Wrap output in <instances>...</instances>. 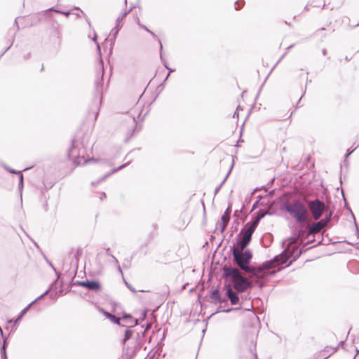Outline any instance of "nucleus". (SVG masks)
<instances>
[{
	"mask_svg": "<svg viewBox=\"0 0 359 359\" xmlns=\"http://www.w3.org/2000/svg\"><path fill=\"white\" fill-rule=\"evenodd\" d=\"M232 255L234 263L242 271L251 273V278L265 280L280 271V269H273V261L271 260L264 262L257 267L250 266L249 264L252 258V255L249 250L243 251L232 249Z\"/></svg>",
	"mask_w": 359,
	"mask_h": 359,
	"instance_id": "1",
	"label": "nucleus"
},
{
	"mask_svg": "<svg viewBox=\"0 0 359 359\" xmlns=\"http://www.w3.org/2000/svg\"><path fill=\"white\" fill-rule=\"evenodd\" d=\"M283 208L301 226L309 225L308 209L302 201L297 199L292 201H286L283 203Z\"/></svg>",
	"mask_w": 359,
	"mask_h": 359,
	"instance_id": "2",
	"label": "nucleus"
},
{
	"mask_svg": "<svg viewBox=\"0 0 359 359\" xmlns=\"http://www.w3.org/2000/svg\"><path fill=\"white\" fill-rule=\"evenodd\" d=\"M298 248L297 239L290 238L283 252L271 259L273 261V269H280L279 266L285 264L290 257H292V259L290 262L289 265L294 262L302 254V250H298Z\"/></svg>",
	"mask_w": 359,
	"mask_h": 359,
	"instance_id": "3",
	"label": "nucleus"
},
{
	"mask_svg": "<svg viewBox=\"0 0 359 359\" xmlns=\"http://www.w3.org/2000/svg\"><path fill=\"white\" fill-rule=\"evenodd\" d=\"M87 142H85L83 140L81 142L77 140H72V147L68 151V156L69 158L72 159L73 163L76 165H84L88 163L97 162V159L94 158H86L87 154Z\"/></svg>",
	"mask_w": 359,
	"mask_h": 359,
	"instance_id": "4",
	"label": "nucleus"
},
{
	"mask_svg": "<svg viewBox=\"0 0 359 359\" xmlns=\"http://www.w3.org/2000/svg\"><path fill=\"white\" fill-rule=\"evenodd\" d=\"M223 276L226 278H231V281L229 284L231 285V288L235 289L237 292H243L251 287L250 282L247 278L243 276L236 268L224 266Z\"/></svg>",
	"mask_w": 359,
	"mask_h": 359,
	"instance_id": "5",
	"label": "nucleus"
},
{
	"mask_svg": "<svg viewBox=\"0 0 359 359\" xmlns=\"http://www.w3.org/2000/svg\"><path fill=\"white\" fill-rule=\"evenodd\" d=\"M307 206L315 220L319 219L323 213L326 210L325 203L318 198L307 201Z\"/></svg>",
	"mask_w": 359,
	"mask_h": 359,
	"instance_id": "6",
	"label": "nucleus"
},
{
	"mask_svg": "<svg viewBox=\"0 0 359 359\" xmlns=\"http://www.w3.org/2000/svg\"><path fill=\"white\" fill-rule=\"evenodd\" d=\"M251 239L244 235H241V237L237 239L236 243L233 245L232 249H237L238 250H244L245 248L249 245Z\"/></svg>",
	"mask_w": 359,
	"mask_h": 359,
	"instance_id": "7",
	"label": "nucleus"
},
{
	"mask_svg": "<svg viewBox=\"0 0 359 359\" xmlns=\"http://www.w3.org/2000/svg\"><path fill=\"white\" fill-rule=\"evenodd\" d=\"M231 212V207H228L226 210H225L224 215L222 216L221 222L217 223V226H219L221 229V231L224 232L226 229L228 223L230 219V215Z\"/></svg>",
	"mask_w": 359,
	"mask_h": 359,
	"instance_id": "8",
	"label": "nucleus"
},
{
	"mask_svg": "<svg viewBox=\"0 0 359 359\" xmlns=\"http://www.w3.org/2000/svg\"><path fill=\"white\" fill-rule=\"evenodd\" d=\"M226 294L229 299L232 305H236L239 303V297L236 292L233 290L231 285L228 284L226 286Z\"/></svg>",
	"mask_w": 359,
	"mask_h": 359,
	"instance_id": "9",
	"label": "nucleus"
},
{
	"mask_svg": "<svg viewBox=\"0 0 359 359\" xmlns=\"http://www.w3.org/2000/svg\"><path fill=\"white\" fill-rule=\"evenodd\" d=\"M257 226V224H256L255 222L252 221L247 223L241 231V235H244L252 239V233L255 231Z\"/></svg>",
	"mask_w": 359,
	"mask_h": 359,
	"instance_id": "10",
	"label": "nucleus"
},
{
	"mask_svg": "<svg viewBox=\"0 0 359 359\" xmlns=\"http://www.w3.org/2000/svg\"><path fill=\"white\" fill-rule=\"evenodd\" d=\"M125 324L122 325L123 326L132 327L137 324V320L133 318L130 315L124 314L123 317L121 318Z\"/></svg>",
	"mask_w": 359,
	"mask_h": 359,
	"instance_id": "11",
	"label": "nucleus"
},
{
	"mask_svg": "<svg viewBox=\"0 0 359 359\" xmlns=\"http://www.w3.org/2000/svg\"><path fill=\"white\" fill-rule=\"evenodd\" d=\"M326 225L324 224V222L319 220L316 223L313 224L309 226V234L317 233L320 231L322 229H323Z\"/></svg>",
	"mask_w": 359,
	"mask_h": 359,
	"instance_id": "12",
	"label": "nucleus"
},
{
	"mask_svg": "<svg viewBox=\"0 0 359 359\" xmlns=\"http://www.w3.org/2000/svg\"><path fill=\"white\" fill-rule=\"evenodd\" d=\"M53 284L51 285L50 288L48 290H46L44 293H43L41 295H40L39 297H37L35 300H34L33 302H32L29 304H28L25 309H23L20 313V315L18 317H20V318H22L23 317L24 315H25V313L28 311V310L30 309V307L34 304H35L37 301H39V299H42L44 296H46V294H48L50 290L52 289L53 287Z\"/></svg>",
	"mask_w": 359,
	"mask_h": 359,
	"instance_id": "13",
	"label": "nucleus"
},
{
	"mask_svg": "<svg viewBox=\"0 0 359 359\" xmlns=\"http://www.w3.org/2000/svg\"><path fill=\"white\" fill-rule=\"evenodd\" d=\"M212 302L215 304H222L223 302H226V299H223L219 293V292L215 289L213 290L210 296Z\"/></svg>",
	"mask_w": 359,
	"mask_h": 359,
	"instance_id": "14",
	"label": "nucleus"
},
{
	"mask_svg": "<svg viewBox=\"0 0 359 359\" xmlns=\"http://www.w3.org/2000/svg\"><path fill=\"white\" fill-rule=\"evenodd\" d=\"M338 349V347L326 346L325 349L320 352L321 359H326L331 355L334 353Z\"/></svg>",
	"mask_w": 359,
	"mask_h": 359,
	"instance_id": "15",
	"label": "nucleus"
},
{
	"mask_svg": "<svg viewBox=\"0 0 359 359\" xmlns=\"http://www.w3.org/2000/svg\"><path fill=\"white\" fill-rule=\"evenodd\" d=\"M86 288L90 291L97 292L101 290L102 286L98 280H88Z\"/></svg>",
	"mask_w": 359,
	"mask_h": 359,
	"instance_id": "16",
	"label": "nucleus"
},
{
	"mask_svg": "<svg viewBox=\"0 0 359 359\" xmlns=\"http://www.w3.org/2000/svg\"><path fill=\"white\" fill-rule=\"evenodd\" d=\"M103 314L107 318H108L112 323H114L116 325H121V323H120L121 318H117L114 315H113L107 311H103Z\"/></svg>",
	"mask_w": 359,
	"mask_h": 359,
	"instance_id": "17",
	"label": "nucleus"
},
{
	"mask_svg": "<svg viewBox=\"0 0 359 359\" xmlns=\"http://www.w3.org/2000/svg\"><path fill=\"white\" fill-rule=\"evenodd\" d=\"M132 11V8H130L128 11H125L122 12L119 16L116 18V25H119V27H123L122 21L127 16V15Z\"/></svg>",
	"mask_w": 359,
	"mask_h": 359,
	"instance_id": "18",
	"label": "nucleus"
},
{
	"mask_svg": "<svg viewBox=\"0 0 359 359\" xmlns=\"http://www.w3.org/2000/svg\"><path fill=\"white\" fill-rule=\"evenodd\" d=\"M158 41L159 45H160V51H161L160 57H161V61L163 62L165 67L167 69H168V71H169V72H168V75H167V76H166V78H165V80H167V79L168 78V76H169L171 72H173V69H170V68H169V67H168V65H167V62H166V60H164V59L163 58V55H162V53H161L162 50H163V46H162L161 41L159 39H158Z\"/></svg>",
	"mask_w": 359,
	"mask_h": 359,
	"instance_id": "19",
	"label": "nucleus"
},
{
	"mask_svg": "<svg viewBox=\"0 0 359 359\" xmlns=\"http://www.w3.org/2000/svg\"><path fill=\"white\" fill-rule=\"evenodd\" d=\"M266 212L265 211L260 210L257 212L256 217H255L252 221L258 225L260 220L266 215Z\"/></svg>",
	"mask_w": 359,
	"mask_h": 359,
	"instance_id": "20",
	"label": "nucleus"
},
{
	"mask_svg": "<svg viewBox=\"0 0 359 359\" xmlns=\"http://www.w3.org/2000/svg\"><path fill=\"white\" fill-rule=\"evenodd\" d=\"M121 29V27H119V25H115V27L111 29L110 35L111 36V38L110 39V41L114 42L116 38V36L119 32V30Z\"/></svg>",
	"mask_w": 359,
	"mask_h": 359,
	"instance_id": "21",
	"label": "nucleus"
},
{
	"mask_svg": "<svg viewBox=\"0 0 359 359\" xmlns=\"http://www.w3.org/2000/svg\"><path fill=\"white\" fill-rule=\"evenodd\" d=\"M102 81L103 80H102V76L100 79H97L95 82V88H96V90L98 93L100 100L101 99L100 94L102 92Z\"/></svg>",
	"mask_w": 359,
	"mask_h": 359,
	"instance_id": "22",
	"label": "nucleus"
},
{
	"mask_svg": "<svg viewBox=\"0 0 359 359\" xmlns=\"http://www.w3.org/2000/svg\"><path fill=\"white\" fill-rule=\"evenodd\" d=\"M130 113H132L133 116V123L136 124L137 123V120H136V118L135 117L134 114H137V118H140V114H141V113H140V107L137 106L135 109H133L132 110V111Z\"/></svg>",
	"mask_w": 359,
	"mask_h": 359,
	"instance_id": "23",
	"label": "nucleus"
},
{
	"mask_svg": "<svg viewBox=\"0 0 359 359\" xmlns=\"http://www.w3.org/2000/svg\"><path fill=\"white\" fill-rule=\"evenodd\" d=\"M232 168H233V165H231V168L229 169L228 173L226 174V175L225 176L224 179L223 180V181L221 182V184L217 187L215 188V195H216L218 191L220 190L221 187L223 186V184H224V182H226V179L228 178L231 170H232Z\"/></svg>",
	"mask_w": 359,
	"mask_h": 359,
	"instance_id": "24",
	"label": "nucleus"
},
{
	"mask_svg": "<svg viewBox=\"0 0 359 359\" xmlns=\"http://www.w3.org/2000/svg\"><path fill=\"white\" fill-rule=\"evenodd\" d=\"M333 212L332 210H330L328 212H327L325 218L320 219L321 221L324 222V224L327 226V224L330 222L332 219Z\"/></svg>",
	"mask_w": 359,
	"mask_h": 359,
	"instance_id": "25",
	"label": "nucleus"
},
{
	"mask_svg": "<svg viewBox=\"0 0 359 359\" xmlns=\"http://www.w3.org/2000/svg\"><path fill=\"white\" fill-rule=\"evenodd\" d=\"M139 27L143 29H144L145 31H147V32H149L154 39H158L157 36L151 30H149L146 26L142 25L140 21H138L137 22Z\"/></svg>",
	"mask_w": 359,
	"mask_h": 359,
	"instance_id": "26",
	"label": "nucleus"
},
{
	"mask_svg": "<svg viewBox=\"0 0 359 359\" xmlns=\"http://www.w3.org/2000/svg\"><path fill=\"white\" fill-rule=\"evenodd\" d=\"M6 339H4V340L3 346H2V347L1 348V359H7V356H6Z\"/></svg>",
	"mask_w": 359,
	"mask_h": 359,
	"instance_id": "27",
	"label": "nucleus"
},
{
	"mask_svg": "<svg viewBox=\"0 0 359 359\" xmlns=\"http://www.w3.org/2000/svg\"><path fill=\"white\" fill-rule=\"evenodd\" d=\"M106 254H107V255H109V256H111V257L113 258V259L114 260V262H115L116 264V265H117V266H118V271H119L121 273H122L121 269V267H120V266H119V264H118V259H116L114 255H111V253H110V249H109V248H107V249L106 250Z\"/></svg>",
	"mask_w": 359,
	"mask_h": 359,
	"instance_id": "28",
	"label": "nucleus"
},
{
	"mask_svg": "<svg viewBox=\"0 0 359 359\" xmlns=\"http://www.w3.org/2000/svg\"><path fill=\"white\" fill-rule=\"evenodd\" d=\"M133 330H131L130 328L127 329L125 332V334H124V342L126 341L127 340L130 339L132 336H133Z\"/></svg>",
	"mask_w": 359,
	"mask_h": 359,
	"instance_id": "29",
	"label": "nucleus"
},
{
	"mask_svg": "<svg viewBox=\"0 0 359 359\" xmlns=\"http://www.w3.org/2000/svg\"><path fill=\"white\" fill-rule=\"evenodd\" d=\"M21 320L20 317H18L16 319L13 320V319H11L9 320H8L7 323L8 324H11V323H13V325L14 327H16L17 325L18 324V323L20 322V320ZM16 329V327H14L12 329L11 331H15Z\"/></svg>",
	"mask_w": 359,
	"mask_h": 359,
	"instance_id": "30",
	"label": "nucleus"
},
{
	"mask_svg": "<svg viewBox=\"0 0 359 359\" xmlns=\"http://www.w3.org/2000/svg\"><path fill=\"white\" fill-rule=\"evenodd\" d=\"M18 175L19 177V187H18V189L20 190V191H22V188H23V175L22 174L21 172H18Z\"/></svg>",
	"mask_w": 359,
	"mask_h": 359,
	"instance_id": "31",
	"label": "nucleus"
},
{
	"mask_svg": "<svg viewBox=\"0 0 359 359\" xmlns=\"http://www.w3.org/2000/svg\"><path fill=\"white\" fill-rule=\"evenodd\" d=\"M244 4V1L243 0H238L235 3V9L239 10Z\"/></svg>",
	"mask_w": 359,
	"mask_h": 359,
	"instance_id": "32",
	"label": "nucleus"
},
{
	"mask_svg": "<svg viewBox=\"0 0 359 359\" xmlns=\"http://www.w3.org/2000/svg\"><path fill=\"white\" fill-rule=\"evenodd\" d=\"M88 280H86V281H76V283H74V285H80V286H82V287H84L86 288L87 285H88Z\"/></svg>",
	"mask_w": 359,
	"mask_h": 359,
	"instance_id": "33",
	"label": "nucleus"
},
{
	"mask_svg": "<svg viewBox=\"0 0 359 359\" xmlns=\"http://www.w3.org/2000/svg\"><path fill=\"white\" fill-rule=\"evenodd\" d=\"M50 10L56 12V13H61V14H63L66 16H69V15L70 14V11H59V10H55V9H53L51 8Z\"/></svg>",
	"mask_w": 359,
	"mask_h": 359,
	"instance_id": "34",
	"label": "nucleus"
},
{
	"mask_svg": "<svg viewBox=\"0 0 359 359\" xmlns=\"http://www.w3.org/2000/svg\"><path fill=\"white\" fill-rule=\"evenodd\" d=\"M5 168L8 171L10 172L11 173H13V174H16L18 175V171H15L14 169L13 168H8V167H5Z\"/></svg>",
	"mask_w": 359,
	"mask_h": 359,
	"instance_id": "35",
	"label": "nucleus"
},
{
	"mask_svg": "<svg viewBox=\"0 0 359 359\" xmlns=\"http://www.w3.org/2000/svg\"><path fill=\"white\" fill-rule=\"evenodd\" d=\"M126 283V285H127V287H128V289L133 292V293H135L136 291L135 290V288L130 284H128L127 282H125Z\"/></svg>",
	"mask_w": 359,
	"mask_h": 359,
	"instance_id": "36",
	"label": "nucleus"
},
{
	"mask_svg": "<svg viewBox=\"0 0 359 359\" xmlns=\"http://www.w3.org/2000/svg\"><path fill=\"white\" fill-rule=\"evenodd\" d=\"M109 175H110V174L104 175V177H103L100 180H99V181H98V182H92V185H93V186H95V185H97V184L98 183H100L101 181L104 180L106 177H107Z\"/></svg>",
	"mask_w": 359,
	"mask_h": 359,
	"instance_id": "37",
	"label": "nucleus"
},
{
	"mask_svg": "<svg viewBox=\"0 0 359 359\" xmlns=\"http://www.w3.org/2000/svg\"><path fill=\"white\" fill-rule=\"evenodd\" d=\"M355 149V148L353 149L351 151L348 150V154L346 155V158H348Z\"/></svg>",
	"mask_w": 359,
	"mask_h": 359,
	"instance_id": "38",
	"label": "nucleus"
},
{
	"mask_svg": "<svg viewBox=\"0 0 359 359\" xmlns=\"http://www.w3.org/2000/svg\"><path fill=\"white\" fill-rule=\"evenodd\" d=\"M18 18H15V21H14V24H15V26H16V27H17V30H18V29H19V27H18V21H17Z\"/></svg>",
	"mask_w": 359,
	"mask_h": 359,
	"instance_id": "39",
	"label": "nucleus"
},
{
	"mask_svg": "<svg viewBox=\"0 0 359 359\" xmlns=\"http://www.w3.org/2000/svg\"><path fill=\"white\" fill-rule=\"evenodd\" d=\"M125 165H122L119 166L117 169L114 170L113 172L121 170L123 168L125 167Z\"/></svg>",
	"mask_w": 359,
	"mask_h": 359,
	"instance_id": "40",
	"label": "nucleus"
},
{
	"mask_svg": "<svg viewBox=\"0 0 359 359\" xmlns=\"http://www.w3.org/2000/svg\"><path fill=\"white\" fill-rule=\"evenodd\" d=\"M344 344V341H341L339 343V344L338 345V346H337V347H338V348H339V347H340V346H341V347H343Z\"/></svg>",
	"mask_w": 359,
	"mask_h": 359,
	"instance_id": "41",
	"label": "nucleus"
},
{
	"mask_svg": "<svg viewBox=\"0 0 359 359\" xmlns=\"http://www.w3.org/2000/svg\"><path fill=\"white\" fill-rule=\"evenodd\" d=\"M322 53H323V55H326V54H327V50L324 48V49L322 50Z\"/></svg>",
	"mask_w": 359,
	"mask_h": 359,
	"instance_id": "42",
	"label": "nucleus"
},
{
	"mask_svg": "<svg viewBox=\"0 0 359 359\" xmlns=\"http://www.w3.org/2000/svg\"><path fill=\"white\" fill-rule=\"evenodd\" d=\"M233 309H226V310H223L222 311H224V312H227V313H228V312H229V311H232V310H233Z\"/></svg>",
	"mask_w": 359,
	"mask_h": 359,
	"instance_id": "43",
	"label": "nucleus"
},
{
	"mask_svg": "<svg viewBox=\"0 0 359 359\" xmlns=\"http://www.w3.org/2000/svg\"><path fill=\"white\" fill-rule=\"evenodd\" d=\"M355 352H356V354L354 356L353 359H355L356 355L359 353V350L357 348H355Z\"/></svg>",
	"mask_w": 359,
	"mask_h": 359,
	"instance_id": "44",
	"label": "nucleus"
},
{
	"mask_svg": "<svg viewBox=\"0 0 359 359\" xmlns=\"http://www.w3.org/2000/svg\"><path fill=\"white\" fill-rule=\"evenodd\" d=\"M359 26V23H357L356 25H350V27L351 28H353V27H358Z\"/></svg>",
	"mask_w": 359,
	"mask_h": 359,
	"instance_id": "45",
	"label": "nucleus"
},
{
	"mask_svg": "<svg viewBox=\"0 0 359 359\" xmlns=\"http://www.w3.org/2000/svg\"><path fill=\"white\" fill-rule=\"evenodd\" d=\"M93 41L96 42V40H97V34H95V36L93 38Z\"/></svg>",
	"mask_w": 359,
	"mask_h": 359,
	"instance_id": "46",
	"label": "nucleus"
},
{
	"mask_svg": "<svg viewBox=\"0 0 359 359\" xmlns=\"http://www.w3.org/2000/svg\"><path fill=\"white\" fill-rule=\"evenodd\" d=\"M238 117V114L237 113V111H235V113L233 114V117Z\"/></svg>",
	"mask_w": 359,
	"mask_h": 359,
	"instance_id": "47",
	"label": "nucleus"
},
{
	"mask_svg": "<svg viewBox=\"0 0 359 359\" xmlns=\"http://www.w3.org/2000/svg\"><path fill=\"white\" fill-rule=\"evenodd\" d=\"M102 197L105 198L106 197V195L104 193H102V197L100 198L101 200L102 199Z\"/></svg>",
	"mask_w": 359,
	"mask_h": 359,
	"instance_id": "48",
	"label": "nucleus"
},
{
	"mask_svg": "<svg viewBox=\"0 0 359 359\" xmlns=\"http://www.w3.org/2000/svg\"><path fill=\"white\" fill-rule=\"evenodd\" d=\"M100 63H101L102 67H103V61L102 60H100Z\"/></svg>",
	"mask_w": 359,
	"mask_h": 359,
	"instance_id": "49",
	"label": "nucleus"
},
{
	"mask_svg": "<svg viewBox=\"0 0 359 359\" xmlns=\"http://www.w3.org/2000/svg\"><path fill=\"white\" fill-rule=\"evenodd\" d=\"M292 46H293V45H291L290 46H289V47L287 48V49H288V50H289V49H290Z\"/></svg>",
	"mask_w": 359,
	"mask_h": 359,
	"instance_id": "50",
	"label": "nucleus"
},
{
	"mask_svg": "<svg viewBox=\"0 0 359 359\" xmlns=\"http://www.w3.org/2000/svg\"><path fill=\"white\" fill-rule=\"evenodd\" d=\"M97 115H98V112H96V114H95V119L97 118Z\"/></svg>",
	"mask_w": 359,
	"mask_h": 359,
	"instance_id": "51",
	"label": "nucleus"
},
{
	"mask_svg": "<svg viewBox=\"0 0 359 359\" xmlns=\"http://www.w3.org/2000/svg\"><path fill=\"white\" fill-rule=\"evenodd\" d=\"M97 48L100 49V46L98 43H97Z\"/></svg>",
	"mask_w": 359,
	"mask_h": 359,
	"instance_id": "52",
	"label": "nucleus"
},
{
	"mask_svg": "<svg viewBox=\"0 0 359 359\" xmlns=\"http://www.w3.org/2000/svg\"><path fill=\"white\" fill-rule=\"evenodd\" d=\"M51 267H53V270H55V267H53V265H51Z\"/></svg>",
	"mask_w": 359,
	"mask_h": 359,
	"instance_id": "53",
	"label": "nucleus"
},
{
	"mask_svg": "<svg viewBox=\"0 0 359 359\" xmlns=\"http://www.w3.org/2000/svg\"><path fill=\"white\" fill-rule=\"evenodd\" d=\"M51 267H53V270H55V267H53V265H51Z\"/></svg>",
	"mask_w": 359,
	"mask_h": 359,
	"instance_id": "54",
	"label": "nucleus"
},
{
	"mask_svg": "<svg viewBox=\"0 0 359 359\" xmlns=\"http://www.w3.org/2000/svg\"><path fill=\"white\" fill-rule=\"evenodd\" d=\"M51 267H53V270H55V267H53V265H51Z\"/></svg>",
	"mask_w": 359,
	"mask_h": 359,
	"instance_id": "55",
	"label": "nucleus"
},
{
	"mask_svg": "<svg viewBox=\"0 0 359 359\" xmlns=\"http://www.w3.org/2000/svg\"><path fill=\"white\" fill-rule=\"evenodd\" d=\"M124 3H125V4L126 5V4H127V0H124Z\"/></svg>",
	"mask_w": 359,
	"mask_h": 359,
	"instance_id": "56",
	"label": "nucleus"
},
{
	"mask_svg": "<svg viewBox=\"0 0 359 359\" xmlns=\"http://www.w3.org/2000/svg\"><path fill=\"white\" fill-rule=\"evenodd\" d=\"M88 23L89 25H90V22L88 20Z\"/></svg>",
	"mask_w": 359,
	"mask_h": 359,
	"instance_id": "57",
	"label": "nucleus"
}]
</instances>
